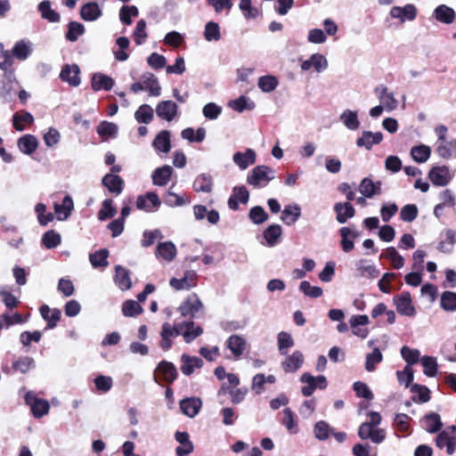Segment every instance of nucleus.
Wrapping results in <instances>:
<instances>
[{"instance_id":"obj_48","label":"nucleus","mask_w":456,"mask_h":456,"mask_svg":"<svg viewBox=\"0 0 456 456\" xmlns=\"http://www.w3.org/2000/svg\"><path fill=\"white\" fill-rule=\"evenodd\" d=\"M431 154V149L429 146L420 144L413 146L411 150V156L415 162L425 163L428 161Z\"/></svg>"},{"instance_id":"obj_1","label":"nucleus","mask_w":456,"mask_h":456,"mask_svg":"<svg viewBox=\"0 0 456 456\" xmlns=\"http://www.w3.org/2000/svg\"><path fill=\"white\" fill-rule=\"evenodd\" d=\"M275 177V171L265 165L255 167L247 176V183L255 188L265 187Z\"/></svg>"},{"instance_id":"obj_42","label":"nucleus","mask_w":456,"mask_h":456,"mask_svg":"<svg viewBox=\"0 0 456 456\" xmlns=\"http://www.w3.org/2000/svg\"><path fill=\"white\" fill-rule=\"evenodd\" d=\"M213 187L212 177L207 174L199 175L193 182V189L195 191L210 192Z\"/></svg>"},{"instance_id":"obj_14","label":"nucleus","mask_w":456,"mask_h":456,"mask_svg":"<svg viewBox=\"0 0 456 456\" xmlns=\"http://www.w3.org/2000/svg\"><path fill=\"white\" fill-rule=\"evenodd\" d=\"M225 346L235 359H240L247 348V341L243 337L234 334L227 338Z\"/></svg>"},{"instance_id":"obj_22","label":"nucleus","mask_w":456,"mask_h":456,"mask_svg":"<svg viewBox=\"0 0 456 456\" xmlns=\"http://www.w3.org/2000/svg\"><path fill=\"white\" fill-rule=\"evenodd\" d=\"M173 173L174 169L168 165L156 168L151 175L152 183L157 186H166Z\"/></svg>"},{"instance_id":"obj_30","label":"nucleus","mask_w":456,"mask_h":456,"mask_svg":"<svg viewBox=\"0 0 456 456\" xmlns=\"http://www.w3.org/2000/svg\"><path fill=\"white\" fill-rule=\"evenodd\" d=\"M334 210L337 214V221L339 224H345L349 218H352L354 214L355 210L352 204L349 202H338L334 205Z\"/></svg>"},{"instance_id":"obj_55","label":"nucleus","mask_w":456,"mask_h":456,"mask_svg":"<svg viewBox=\"0 0 456 456\" xmlns=\"http://www.w3.org/2000/svg\"><path fill=\"white\" fill-rule=\"evenodd\" d=\"M138 123L149 124L153 119V109L148 104L141 105L134 113Z\"/></svg>"},{"instance_id":"obj_52","label":"nucleus","mask_w":456,"mask_h":456,"mask_svg":"<svg viewBox=\"0 0 456 456\" xmlns=\"http://www.w3.org/2000/svg\"><path fill=\"white\" fill-rule=\"evenodd\" d=\"M228 106L235 111L242 112L245 110H253L255 103L248 97L241 95L235 100L230 101Z\"/></svg>"},{"instance_id":"obj_24","label":"nucleus","mask_w":456,"mask_h":456,"mask_svg":"<svg viewBox=\"0 0 456 456\" xmlns=\"http://www.w3.org/2000/svg\"><path fill=\"white\" fill-rule=\"evenodd\" d=\"M102 183L109 190L110 193L119 195L124 188L123 179L114 174H107L102 177Z\"/></svg>"},{"instance_id":"obj_15","label":"nucleus","mask_w":456,"mask_h":456,"mask_svg":"<svg viewBox=\"0 0 456 456\" xmlns=\"http://www.w3.org/2000/svg\"><path fill=\"white\" fill-rule=\"evenodd\" d=\"M390 15L394 19H399L401 22H404L406 20H413L417 16V9L411 4L403 7L394 6L390 10Z\"/></svg>"},{"instance_id":"obj_43","label":"nucleus","mask_w":456,"mask_h":456,"mask_svg":"<svg viewBox=\"0 0 456 456\" xmlns=\"http://www.w3.org/2000/svg\"><path fill=\"white\" fill-rule=\"evenodd\" d=\"M339 119L349 130H356L360 126V121L356 111L346 110L341 113Z\"/></svg>"},{"instance_id":"obj_26","label":"nucleus","mask_w":456,"mask_h":456,"mask_svg":"<svg viewBox=\"0 0 456 456\" xmlns=\"http://www.w3.org/2000/svg\"><path fill=\"white\" fill-rule=\"evenodd\" d=\"M181 370L186 376L192 374L196 369H200L203 366V361L201 358L198 356H190L185 354L181 356Z\"/></svg>"},{"instance_id":"obj_40","label":"nucleus","mask_w":456,"mask_h":456,"mask_svg":"<svg viewBox=\"0 0 456 456\" xmlns=\"http://www.w3.org/2000/svg\"><path fill=\"white\" fill-rule=\"evenodd\" d=\"M42 317L47 321V328L53 329L61 318V311L59 309H51L48 305H44L40 307Z\"/></svg>"},{"instance_id":"obj_9","label":"nucleus","mask_w":456,"mask_h":456,"mask_svg":"<svg viewBox=\"0 0 456 456\" xmlns=\"http://www.w3.org/2000/svg\"><path fill=\"white\" fill-rule=\"evenodd\" d=\"M428 178L434 185L445 186L452 178L450 170L447 167H434L428 173Z\"/></svg>"},{"instance_id":"obj_35","label":"nucleus","mask_w":456,"mask_h":456,"mask_svg":"<svg viewBox=\"0 0 456 456\" xmlns=\"http://www.w3.org/2000/svg\"><path fill=\"white\" fill-rule=\"evenodd\" d=\"M102 10L97 3L91 2L84 4L80 9V16L86 21H94L100 18Z\"/></svg>"},{"instance_id":"obj_13","label":"nucleus","mask_w":456,"mask_h":456,"mask_svg":"<svg viewBox=\"0 0 456 456\" xmlns=\"http://www.w3.org/2000/svg\"><path fill=\"white\" fill-rule=\"evenodd\" d=\"M160 377L164 381L172 383L177 377L175 366L169 362H160L155 371V380L157 381Z\"/></svg>"},{"instance_id":"obj_50","label":"nucleus","mask_w":456,"mask_h":456,"mask_svg":"<svg viewBox=\"0 0 456 456\" xmlns=\"http://www.w3.org/2000/svg\"><path fill=\"white\" fill-rule=\"evenodd\" d=\"M440 305L445 312H456V292L449 290L443 292Z\"/></svg>"},{"instance_id":"obj_12","label":"nucleus","mask_w":456,"mask_h":456,"mask_svg":"<svg viewBox=\"0 0 456 456\" xmlns=\"http://www.w3.org/2000/svg\"><path fill=\"white\" fill-rule=\"evenodd\" d=\"M176 254V247L171 241L159 242L155 250L156 258L160 262H172Z\"/></svg>"},{"instance_id":"obj_25","label":"nucleus","mask_w":456,"mask_h":456,"mask_svg":"<svg viewBox=\"0 0 456 456\" xmlns=\"http://www.w3.org/2000/svg\"><path fill=\"white\" fill-rule=\"evenodd\" d=\"M382 140L383 134L380 132L363 131L361 137L356 140V145L370 150L374 144H379Z\"/></svg>"},{"instance_id":"obj_10","label":"nucleus","mask_w":456,"mask_h":456,"mask_svg":"<svg viewBox=\"0 0 456 456\" xmlns=\"http://www.w3.org/2000/svg\"><path fill=\"white\" fill-rule=\"evenodd\" d=\"M178 106L177 104L170 100L160 102L156 107L157 116L168 122L175 119L177 116Z\"/></svg>"},{"instance_id":"obj_2","label":"nucleus","mask_w":456,"mask_h":456,"mask_svg":"<svg viewBox=\"0 0 456 456\" xmlns=\"http://www.w3.org/2000/svg\"><path fill=\"white\" fill-rule=\"evenodd\" d=\"M187 325H185V324H179V323L175 324V326H172L170 323L165 322L162 324L160 336L172 338L175 336L182 335L186 343H191L196 338L200 336L203 332L202 329H196L195 332L193 334L192 333L190 334L188 331L183 332V329Z\"/></svg>"},{"instance_id":"obj_27","label":"nucleus","mask_w":456,"mask_h":456,"mask_svg":"<svg viewBox=\"0 0 456 456\" xmlns=\"http://www.w3.org/2000/svg\"><path fill=\"white\" fill-rule=\"evenodd\" d=\"M359 191L366 198H372L381 193V183H374L370 178H363L359 184Z\"/></svg>"},{"instance_id":"obj_33","label":"nucleus","mask_w":456,"mask_h":456,"mask_svg":"<svg viewBox=\"0 0 456 456\" xmlns=\"http://www.w3.org/2000/svg\"><path fill=\"white\" fill-rule=\"evenodd\" d=\"M301 216L299 205L293 204L286 206L281 211V220L287 225H292Z\"/></svg>"},{"instance_id":"obj_3","label":"nucleus","mask_w":456,"mask_h":456,"mask_svg":"<svg viewBox=\"0 0 456 456\" xmlns=\"http://www.w3.org/2000/svg\"><path fill=\"white\" fill-rule=\"evenodd\" d=\"M393 301L396 306V311L401 315L408 317H414L416 315V308L412 304L410 292L403 291L401 294L395 296Z\"/></svg>"},{"instance_id":"obj_28","label":"nucleus","mask_w":456,"mask_h":456,"mask_svg":"<svg viewBox=\"0 0 456 456\" xmlns=\"http://www.w3.org/2000/svg\"><path fill=\"white\" fill-rule=\"evenodd\" d=\"M32 47L33 45L30 41L21 39L15 43L11 54L20 61H25L30 56Z\"/></svg>"},{"instance_id":"obj_20","label":"nucleus","mask_w":456,"mask_h":456,"mask_svg":"<svg viewBox=\"0 0 456 456\" xmlns=\"http://www.w3.org/2000/svg\"><path fill=\"white\" fill-rule=\"evenodd\" d=\"M232 160L241 170H245L256 160V153L252 149H247L245 152H235Z\"/></svg>"},{"instance_id":"obj_18","label":"nucleus","mask_w":456,"mask_h":456,"mask_svg":"<svg viewBox=\"0 0 456 456\" xmlns=\"http://www.w3.org/2000/svg\"><path fill=\"white\" fill-rule=\"evenodd\" d=\"M249 199V192L245 186H235L228 200V206L232 210L239 208V202L246 204Z\"/></svg>"},{"instance_id":"obj_5","label":"nucleus","mask_w":456,"mask_h":456,"mask_svg":"<svg viewBox=\"0 0 456 456\" xmlns=\"http://www.w3.org/2000/svg\"><path fill=\"white\" fill-rule=\"evenodd\" d=\"M369 317L365 314L353 315L349 319V325L354 336L364 339L369 335Z\"/></svg>"},{"instance_id":"obj_49","label":"nucleus","mask_w":456,"mask_h":456,"mask_svg":"<svg viewBox=\"0 0 456 456\" xmlns=\"http://www.w3.org/2000/svg\"><path fill=\"white\" fill-rule=\"evenodd\" d=\"M383 361V354L381 351L375 347L371 353L366 354L365 358V370L369 372H372L376 370L377 364Z\"/></svg>"},{"instance_id":"obj_41","label":"nucleus","mask_w":456,"mask_h":456,"mask_svg":"<svg viewBox=\"0 0 456 456\" xmlns=\"http://www.w3.org/2000/svg\"><path fill=\"white\" fill-rule=\"evenodd\" d=\"M37 139L31 134H26L21 136L18 140V147L25 154H32L37 148Z\"/></svg>"},{"instance_id":"obj_6","label":"nucleus","mask_w":456,"mask_h":456,"mask_svg":"<svg viewBox=\"0 0 456 456\" xmlns=\"http://www.w3.org/2000/svg\"><path fill=\"white\" fill-rule=\"evenodd\" d=\"M203 308V304L197 297V295L192 294L187 297V299L182 303L179 306V312L183 317H188L193 319L197 313H199Z\"/></svg>"},{"instance_id":"obj_46","label":"nucleus","mask_w":456,"mask_h":456,"mask_svg":"<svg viewBox=\"0 0 456 456\" xmlns=\"http://www.w3.org/2000/svg\"><path fill=\"white\" fill-rule=\"evenodd\" d=\"M18 81L13 77V80L4 77L0 85V96L5 101H10L13 92L17 90Z\"/></svg>"},{"instance_id":"obj_11","label":"nucleus","mask_w":456,"mask_h":456,"mask_svg":"<svg viewBox=\"0 0 456 456\" xmlns=\"http://www.w3.org/2000/svg\"><path fill=\"white\" fill-rule=\"evenodd\" d=\"M179 406L183 414L189 418H194L202 407V401L195 396L187 397L180 401Z\"/></svg>"},{"instance_id":"obj_53","label":"nucleus","mask_w":456,"mask_h":456,"mask_svg":"<svg viewBox=\"0 0 456 456\" xmlns=\"http://www.w3.org/2000/svg\"><path fill=\"white\" fill-rule=\"evenodd\" d=\"M117 209L113 206V200L111 199H106L102 203V208L98 211L97 216L100 221H104L108 218L115 216Z\"/></svg>"},{"instance_id":"obj_59","label":"nucleus","mask_w":456,"mask_h":456,"mask_svg":"<svg viewBox=\"0 0 456 456\" xmlns=\"http://www.w3.org/2000/svg\"><path fill=\"white\" fill-rule=\"evenodd\" d=\"M139 15L138 8L134 5H123L119 11V19L125 25L132 24V17Z\"/></svg>"},{"instance_id":"obj_21","label":"nucleus","mask_w":456,"mask_h":456,"mask_svg":"<svg viewBox=\"0 0 456 456\" xmlns=\"http://www.w3.org/2000/svg\"><path fill=\"white\" fill-rule=\"evenodd\" d=\"M152 147L159 154H167L171 150L170 132L168 130L159 132L152 142Z\"/></svg>"},{"instance_id":"obj_16","label":"nucleus","mask_w":456,"mask_h":456,"mask_svg":"<svg viewBox=\"0 0 456 456\" xmlns=\"http://www.w3.org/2000/svg\"><path fill=\"white\" fill-rule=\"evenodd\" d=\"M304 363V354L297 350L291 354L286 355L285 359L281 362V367L285 372H295Z\"/></svg>"},{"instance_id":"obj_4","label":"nucleus","mask_w":456,"mask_h":456,"mask_svg":"<svg viewBox=\"0 0 456 456\" xmlns=\"http://www.w3.org/2000/svg\"><path fill=\"white\" fill-rule=\"evenodd\" d=\"M25 402L29 405L35 418H41L49 411V403L46 400L37 398L33 392L26 394Z\"/></svg>"},{"instance_id":"obj_29","label":"nucleus","mask_w":456,"mask_h":456,"mask_svg":"<svg viewBox=\"0 0 456 456\" xmlns=\"http://www.w3.org/2000/svg\"><path fill=\"white\" fill-rule=\"evenodd\" d=\"M433 16L439 22L452 24L456 14L452 8L445 4H440L434 10Z\"/></svg>"},{"instance_id":"obj_58","label":"nucleus","mask_w":456,"mask_h":456,"mask_svg":"<svg viewBox=\"0 0 456 456\" xmlns=\"http://www.w3.org/2000/svg\"><path fill=\"white\" fill-rule=\"evenodd\" d=\"M163 200L167 206L171 208L183 206L190 202L187 197L180 196L173 191L166 192Z\"/></svg>"},{"instance_id":"obj_44","label":"nucleus","mask_w":456,"mask_h":456,"mask_svg":"<svg viewBox=\"0 0 456 456\" xmlns=\"http://www.w3.org/2000/svg\"><path fill=\"white\" fill-rule=\"evenodd\" d=\"M115 282L120 289H129L132 285L129 272L124 267L117 266L115 273Z\"/></svg>"},{"instance_id":"obj_34","label":"nucleus","mask_w":456,"mask_h":456,"mask_svg":"<svg viewBox=\"0 0 456 456\" xmlns=\"http://www.w3.org/2000/svg\"><path fill=\"white\" fill-rule=\"evenodd\" d=\"M195 273L187 272L182 279L172 278L169 284L176 290L189 289L195 286Z\"/></svg>"},{"instance_id":"obj_7","label":"nucleus","mask_w":456,"mask_h":456,"mask_svg":"<svg viewBox=\"0 0 456 456\" xmlns=\"http://www.w3.org/2000/svg\"><path fill=\"white\" fill-rule=\"evenodd\" d=\"M374 92L378 95L380 105L383 106L387 111L391 112L397 108L398 101L392 92H388L387 86H379L375 88Z\"/></svg>"},{"instance_id":"obj_31","label":"nucleus","mask_w":456,"mask_h":456,"mask_svg":"<svg viewBox=\"0 0 456 456\" xmlns=\"http://www.w3.org/2000/svg\"><path fill=\"white\" fill-rule=\"evenodd\" d=\"M60 77L62 81L68 82L72 86L80 84L79 68L77 65H66L61 71Z\"/></svg>"},{"instance_id":"obj_17","label":"nucleus","mask_w":456,"mask_h":456,"mask_svg":"<svg viewBox=\"0 0 456 456\" xmlns=\"http://www.w3.org/2000/svg\"><path fill=\"white\" fill-rule=\"evenodd\" d=\"M53 208L57 220H67L70 216L74 208L72 198L69 195L65 196L61 204L54 203Z\"/></svg>"},{"instance_id":"obj_45","label":"nucleus","mask_w":456,"mask_h":456,"mask_svg":"<svg viewBox=\"0 0 456 456\" xmlns=\"http://www.w3.org/2000/svg\"><path fill=\"white\" fill-rule=\"evenodd\" d=\"M380 256L388 259L395 269H401L404 265V258L394 247L386 248Z\"/></svg>"},{"instance_id":"obj_19","label":"nucleus","mask_w":456,"mask_h":456,"mask_svg":"<svg viewBox=\"0 0 456 456\" xmlns=\"http://www.w3.org/2000/svg\"><path fill=\"white\" fill-rule=\"evenodd\" d=\"M140 79L144 90L147 91L151 96L157 97L161 94V86L154 74L146 72L141 76Z\"/></svg>"},{"instance_id":"obj_37","label":"nucleus","mask_w":456,"mask_h":456,"mask_svg":"<svg viewBox=\"0 0 456 456\" xmlns=\"http://www.w3.org/2000/svg\"><path fill=\"white\" fill-rule=\"evenodd\" d=\"M339 233L342 249L346 253L352 251L354 247V239L358 236V233L346 226L340 229Z\"/></svg>"},{"instance_id":"obj_57","label":"nucleus","mask_w":456,"mask_h":456,"mask_svg":"<svg viewBox=\"0 0 456 456\" xmlns=\"http://www.w3.org/2000/svg\"><path fill=\"white\" fill-rule=\"evenodd\" d=\"M278 79L272 75L262 76L258 78L257 86L264 93H271L278 86Z\"/></svg>"},{"instance_id":"obj_38","label":"nucleus","mask_w":456,"mask_h":456,"mask_svg":"<svg viewBox=\"0 0 456 456\" xmlns=\"http://www.w3.org/2000/svg\"><path fill=\"white\" fill-rule=\"evenodd\" d=\"M282 228L280 224L269 225L263 233V236L269 247L275 246L281 236Z\"/></svg>"},{"instance_id":"obj_62","label":"nucleus","mask_w":456,"mask_h":456,"mask_svg":"<svg viewBox=\"0 0 456 456\" xmlns=\"http://www.w3.org/2000/svg\"><path fill=\"white\" fill-rule=\"evenodd\" d=\"M37 215V220L40 225L45 226L54 219V215L51 212L46 213V206L44 203H37L35 207Z\"/></svg>"},{"instance_id":"obj_23","label":"nucleus","mask_w":456,"mask_h":456,"mask_svg":"<svg viewBox=\"0 0 456 456\" xmlns=\"http://www.w3.org/2000/svg\"><path fill=\"white\" fill-rule=\"evenodd\" d=\"M175 440L180 444L175 449L177 456H188L193 451V444L190 441V436L187 432L177 431L175 435Z\"/></svg>"},{"instance_id":"obj_54","label":"nucleus","mask_w":456,"mask_h":456,"mask_svg":"<svg viewBox=\"0 0 456 456\" xmlns=\"http://www.w3.org/2000/svg\"><path fill=\"white\" fill-rule=\"evenodd\" d=\"M33 121H34L33 116L28 111H24L21 113H15L12 117L13 127L17 131H20V132H21L25 129L24 124L30 125L33 123Z\"/></svg>"},{"instance_id":"obj_56","label":"nucleus","mask_w":456,"mask_h":456,"mask_svg":"<svg viewBox=\"0 0 456 456\" xmlns=\"http://www.w3.org/2000/svg\"><path fill=\"white\" fill-rule=\"evenodd\" d=\"M2 58L4 61L0 62V69L4 71V77L13 80L15 75L12 68L13 61L11 52H3Z\"/></svg>"},{"instance_id":"obj_39","label":"nucleus","mask_w":456,"mask_h":456,"mask_svg":"<svg viewBox=\"0 0 456 456\" xmlns=\"http://www.w3.org/2000/svg\"><path fill=\"white\" fill-rule=\"evenodd\" d=\"M38 11L41 17L49 22H59L61 20L60 14L52 9L51 2L48 0L42 1L38 6Z\"/></svg>"},{"instance_id":"obj_36","label":"nucleus","mask_w":456,"mask_h":456,"mask_svg":"<svg viewBox=\"0 0 456 456\" xmlns=\"http://www.w3.org/2000/svg\"><path fill=\"white\" fill-rule=\"evenodd\" d=\"M283 419L282 425L285 427L287 431L291 435H296L299 432V426L294 412L290 408H285L282 411Z\"/></svg>"},{"instance_id":"obj_63","label":"nucleus","mask_w":456,"mask_h":456,"mask_svg":"<svg viewBox=\"0 0 456 456\" xmlns=\"http://www.w3.org/2000/svg\"><path fill=\"white\" fill-rule=\"evenodd\" d=\"M61 241V235L53 230L46 232L42 237V244L48 249L58 247Z\"/></svg>"},{"instance_id":"obj_32","label":"nucleus","mask_w":456,"mask_h":456,"mask_svg":"<svg viewBox=\"0 0 456 456\" xmlns=\"http://www.w3.org/2000/svg\"><path fill=\"white\" fill-rule=\"evenodd\" d=\"M114 84V80L105 74L95 73L93 75L92 88L95 92L100 90L110 91Z\"/></svg>"},{"instance_id":"obj_47","label":"nucleus","mask_w":456,"mask_h":456,"mask_svg":"<svg viewBox=\"0 0 456 456\" xmlns=\"http://www.w3.org/2000/svg\"><path fill=\"white\" fill-rule=\"evenodd\" d=\"M181 136L190 142H201L206 137V130L203 127H199L195 132L192 127H187L182 131Z\"/></svg>"},{"instance_id":"obj_51","label":"nucleus","mask_w":456,"mask_h":456,"mask_svg":"<svg viewBox=\"0 0 456 456\" xmlns=\"http://www.w3.org/2000/svg\"><path fill=\"white\" fill-rule=\"evenodd\" d=\"M278 349L281 355H287L288 350L294 346V339L286 331H281L277 337Z\"/></svg>"},{"instance_id":"obj_8","label":"nucleus","mask_w":456,"mask_h":456,"mask_svg":"<svg viewBox=\"0 0 456 456\" xmlns=\"http://www.w3.org/2000/svg\"><path fill=\"white\" fill-rule=\"evenodd\" d=\"M161 204L159 196L152 191L141 195L136 200V208L145 212H152L157 210Z\"/></svg>"},{"instance_id":"obj_61","label":"nucleus","mask_w":456,"mask_h":456,"mask_svg":"<svg viewBox=\"0 0 456 456\" xmlns=\"http://www.w3.org/2000/svg\"><path fill=\"white\" fill-rule=\"evenodd\" d=\"M85 32V26L77 21H70L68 25L66 38L70 42H75Z\"/></svg>"},{"instance_id":"obj_64","label":"nucleus","mask_w":456,"mask_h":456,"mask_svg":"<svg viewBox=\"0 0 456 456\" xmlns=\"http://www.w3.org/2000/svg\"><path fill=\"white\" fill-rule=\"evenodd\" d=\"M35 367V361L32 357L23 356L19 358L12 363V368L16 371L27 373L28 370Z\"/></svg>"},{"instance_id":"obj_60","label":"nucleus","mask_w":456,"mask_h":456,"mask_svg":"<svg viewBox=\"0 0 456 456\" xmlns=\"http://www.w3.org/2000/svg\"><path fill=\"white\" fill-rule=\"evenodd\" d=\"M331 432L332 428L324 420L317 421L314 427V436L320 441L328 439Z\"/></svg>"}]
</instances>
